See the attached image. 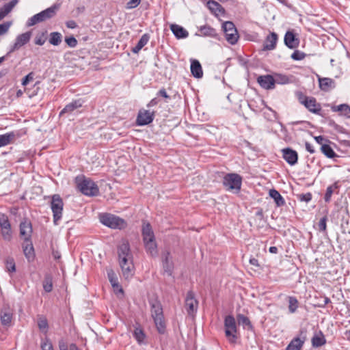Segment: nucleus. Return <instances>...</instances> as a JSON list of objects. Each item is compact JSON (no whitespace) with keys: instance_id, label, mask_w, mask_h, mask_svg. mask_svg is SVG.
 I'll return each mask as SVG.
<instances>
[{"instance_id":"obj_1","label":"nucleus","mask_w":350,"mask_h":350,"mask_svg":"<svg viewBox=\"0 0 350 350\" xmlns=\"http://www.w3.org/2000/svg\"><path fill=\"white\" fill-rule=\"evenodd\" d=\"M118 256L124 277L131 278L134 274L133 256L128 241L122 240L118 246Z\"/></svg>"},{"instance_id":"obj_2","label":"nucleus","mask_w":350,"mask_h":350,"mask_svg":"<svg viewBox=\"0 0 350 350\" xmlns=\"http://www.w3.org/2000/svg\"><path fill=\"white\" fill-rule=\"evenodd\" d=\"M142 234L146 252L152 256H156L158 254L157 245L154 232L149 223H143Z\"/></svg>"},{"instance_id":"obj_3","label":"nucleus","mask_w":350,"mask_h":350,"mask_svg":"<svg viewBox=\"0 0 350 350\" xmlns=\"http://www.w3.org/2000/svg\"><path fill=\"white\" fill-rule=\"evenodd\" d=\"M75 182L79 190L85 196H95L99 193L97 185L90 178H86L83 176H77Z\"/></svg>"},{"instance_id":"obj_4","label":"nucleus","mask_w":350,"mask_h":350,"mask_svg":"<svg viewBox=\"0 0 350 350\" xmlns=\"http://www.w3.org/2000/svg\"><path fill=\"white\" fill-rule=\"evenodd\" d=\"M151 314L159 334L165 332V323L163 318V308L159 301H154L150 303Z\"/></svg>"},{"instance_id":"obj_5","label":"nucleus","mask_w":350,"mask_h":350,"mask_svg":"<svg viewBox=\"0 0 350 350\" xmlns=\"http://www.w3.org/2000/svg\"><path fill=\"white\" fill-rule=\"evenodd\" d=\"M99 219L103 225L110 228L122 230L126 227V222L123 219L110 213L101 214Z\"/></svg>"},{"instance_id":"obj_6","label":"nucleus","mask_w":350,"mask_h":350,"mask_svg":"<svg viewBox=\"0 0 350 350\" xmlns=\"http://www.w3.org/2000/svg\"><path fill=\"white\" fill-rule=\"evenodd\" d=\"M58 8L59 6L55 4L51 7L39 12L38 14L33 15L28 19L27 22V26L31 27L38 23L51 18L55 15Z\"/></svg>"},{"instance_id":"obj_7","label":"nucleus","mask_w":350,"mask_h":350,"mask_svg":"<svg viewBox=\"0 0 350 350\" xmlns=\"http://www.w3.org/2000/svg\"><path fill=\"white\" fill-rule=\"evenodd\" d=\"M242 184V178L237 174H228L223 179V185L227 190L239 192Z\"/></svg>"},{"instance_id":"obj_8","label":"nucleus","mask_w":350,"mask_h":350,"mask_svg":"<svg viewBox=\"0 0 350 350\" xmlns=\"http://www.w3.org/2000/svg\"><path fill=\"white\" fill-rule=\"evenodd\" d=\"M225 334L228 341L234 344L237 340V324L235 319L232 315H228L224 319Z\"/></svg>"},{"instance_id":"obj_9","label":"nucleus","mask_w":350,"mask_h":350,"mask_svg":"<svg viewBox=\"0 0 350 350\" xmlns=\"http://www.w3.org/2000/svg\"><path fill=\"white\" fill-rule=\"evenodd\" d=\"M297 97L299 103L304 105L310 112L315 114H320L321 106L320 103L317 102L315 98L306 96L301 92L297 94Z\"/></svg>"},{"instance_id":"obj_10","label":"nucleus","mask_w":350,"mask_h":350,"mask_svg":"<svg viewBox=\"0 0 350 350\" xmlns=\"http://www.w3.org/2000/svg\"><path fill=\"white\" fill-rule=\"evenodd\" d=\"M64 202L61 197L55 194L51 198V208L53 215V221L55 224H57V221L61 219L62 217Z\"/></svg>"},{"instance_id":"obj_11","label":"nucleus","mask_w":350,"mask_h":350,"mask_svg":"<svg viewBox=\"0 0 350 350\" xmlns=\"http://www.w3.org/2000/svg\"><path fill=\"white\" fill-rule=\"evenodd\" d=\"M222 27L226 40L231 44H236L238 41L239 35L234 23L230 21H226L223 24Z\"/></svg>"},{"instance_id":"obj_12","label":"nucleus","mask_w":350,"mask_h":350,"mask_svg":"<svg viewBox=\"0 0 350 350\" xmlns=\"http://www.w3.org/2000/svg\"><path fill=\"white\" fill-rule=\"evenodd\" d=\"M185 307L189 316H195L198 310V301L195 298L194 293L191 291H189L187 293L185 301Z\"/></svg>"},{"instance_id":"obj_13","label":"nucleus","mask_w":350,"mask_h":350,"mask_svg":"<svg viewBox=\"0 0 350 350\" xmlns=\"http://www.w3.org/2000/svg\"><path fill=\"white\" fill-rule=\"evenodd\" d=\"M31 38V32L26 31L16 36L14 44L10 46L8 54L19 50L22 46L27 44Z\"/></svg>"},{"instance_id":"obj_14","label":"nucleus","mask_w":350,"mask_h":350,"mask_svg":"<svg viewBox=\"0 0 350 350\" xmlns=\"http://www.w3.org/2000/svg\"><path fill=\"white\" fill-rule=\"evenodd\" d=\"M154 118V111L142 109L139 111L136 122L138 126H145L151 123Z\"/></svg>"},{"instance_id":"obj_15","label":"nucleus","mask_w":350,"mask_h":350,"mask_svg":"<svg viewBox=\"0 0 350 350\" xmlns=\"http://www.w3.org/2000/svg\"><path fill=\"white\" fill-rule=\"evenodd\" d=\"M20 237L24 241L31 240V234L33 232L31 223L27 219L21 221L19 226Z\"/></svg>"},{"instance_id":"obj_16","label":"nucleus","mask_w":350,"mask_h":350,"mask_svg":"<svg viewBox=\"0 0 350 350\" xmlns=\"http://www.w3.org/2000/svg\"><path fill=\"white\" fill-rule=\"evenodd\" d=\"M283 159L290 165H294L297 163V152L290 148H286L282 150Z\"/></svg>"},{"instance_id":"obj_17","label":"nucleus","mask_w":350,"mask_h":350,"mask_svg":"<svg viewBox=\"0 0 350 350\" xmlns=\"http://www.w3.org/2000/svg\"><path fill=\"white\" fill-rule=\"evenodd\" d=\"M259 85L265 90H273L275 88V81L273 76L270 75L259 76L257 79Z\"/></svg>"},{"instance_id":"obj_18","label":"nucleus","mask_w":350,"mask_h":350,"mask_svg":"<svg viewBox=\"0 0 350 350\" xmlns=\"http://www.w3.org/2000/svg\"><path fill=\"white\" fill-rule=\"evenodd\" d=\"M284 42L285 45L291 49H294L299 46V40L296 37L295 33L291 31H288L284 35Z\"/></svg>"},{"instance_id":"obj_19","label":"nucleus","mask_w":350,"mask_h":350,"mask_svg":"<svg viewBox=\"0 0 350 350\" xmlns=\"http://www.w3.org/2000/svg\"><path fill=\"white\" fill-rule=\"evenodd\" d=\"M162 262L164 272L168 275H172L174 269V263L169 252H165L163 254Z\"/></svg>"},{"instance_id":"obj_20","label":"nucleus","mask_w":350,"mask_h":350,"mask_svg":"<svg viewBox=\"0 0 350 350\" xmlns=\"http://www.w3.org/2000/svg\"><path fill=\"white\" fill-rule=\"evenodd\" d=\"M278 36L276 33L271 32L265 38L263 50L272 51L275 49Z\"/></svg>"},{"instance_id":"obj_21","label":"nucleus","mask_w":350,"mask_h":350,"mask_svg":"<svg viewBox=\"0 0 350 350\" xmlns=\"http://www.w3.org/2000/svg\"><path fill=\"white\" fill-rule=\"evenodd\" d=\"M83 104V100L82 99L75 100L64 107V108L59 113V116H62L64 113H71L75 110L82 107Z\"/></svg>"},{"instance_id":"obj_22","label":"nucleus","mask_w":350,"mask_h":350,"mask_svg":"<svg viewBox=\"0 0 350 350\" xmlns=\"http://www.w3.org/2000/svg\"><path fill=\"white\" fill-rule=\"evenodd\" d=\"M170 29L175 36V37L178 39L186 38L189 36L188 31L185 28L178 25H171Z\"/></svg>"},{"instance_id":"obj_23","label":"nucleus","mask_w":350,"mask_h":350,"mask_svg":"<svg viewBox=\"0 0 350 350\" xmlns=\"http://www.w3.org/2000/svg\"><path fill=\"white\" fill-rule=\"evenodd\" d=\"M206 5L210 11L215 15H221L225 12L224 8L218 2L214 0L208 1Z\"/></svg>"},{"instance_id":"obj_24","label":"nucleus","mask_w":350,"mask_h":350,"mask_svg":"<svg viewBox=\"0 0 350 350\" xmlns=\"http://www.w3.org/2000/svg\"><path fill=\"white\" fill-rule=\"evenodd\" d=\"M23 248L24 254L27 260L29 261L33 260L35 257V253L31 240L24 241Z\"/></svg>"},{"instance_id":"obj_25","label":"nucleus","mask_w":350,"mask_h":350,"mask_svg":"<svg viewBox=\"0 0 350 350\" xmlns=\"http://www.w3.org/2000/svg\"><path fill=\"white\" fill-rule=\"evenodd\" d=\"M13 314L10 309H3L1 311V323L5 327H10L12 323Z\"/></svg>"},{"instance_id":"obj_26","label":"nucleus","mask_w":350,"mask_h":350,"mask_svg":"<svg viewBox=\"0 0 350 350\" xmlns=\"http://www.w3.org/2000/svg\"><path fill=\"white\" fill-rule=\"evenodd\" d=\"M334 112H340V115L350 118V106L347 104H340L331 107Z\"/></svg>"},{"instance_id":"obj_27","label":"nucleus","mask_w":350,"mask_h":350,"mask_svg":"<svg viewBox=\"0 0 350 350\" xmlns=\"http://www.w3.org/2000/svg\"><path fill=\"white\" fill-rule=\"evenodd\" d=\"M191 72L193 76L196 78L200 79L203 76V71L200 62L193 59L191 62Z\"/></svg>"},{"instance_id":"obj_28","label":"nucleus","mask_w":350,"mask_h":350,"mask_svg":"<svg viewBox=\"0 0 350 350\" xmlns=\"http://www.w3.org/2000/svg\"><path fill=\"white\" fill-rule=\"evenodd\" d=\"M319 87L323 91L327 92L335 87L334 81L330 78H319Z\"/></svg>"},{"instance_id":"obj_29","label":"nucleus","mask_w":350,"mask_h":350,"mask_svg":"<svg viewBox=\"0 0 350 350\" xmlns=\"http://www.w3.org/2000/svg\"><path fill=\"white\" fill-rule=\"evenodd\" d=\"M304 340V338L295 337L290 342L285 350H301Z\"/></svg>"},{"instance_id":"obj_30","label":"nucleus","mask_w":350,"mask_h":350,"mask_svg":"<svg viewBox=\"0 0 350 350\" xmlns=\"http://www.w3.org/2000/svg\"><path fill=\"white\" fill-rule=\"evenodd\" d=\"M150 39V36L148 33H144L142 36L139 40L135 46L132 49V52L133 53H138L139 51L148 42Z\"/></svg>"},{"instance_id":"obj_31","label":"nucleus","mask_w":350,"mask_h":350,"mask_svg":"<svg viewBox=\"0 0 350 350\" xmlns=\"http://www.w3.org/2000/svg\"><path fill=\"white\" fill-rule=\"evenodd\" d=\"M269 196L273 198L278 206H283L285 204V200L281 194L275 189H272L269 190Z\"/></svg>"},{"instance_id":"obj_32","label":"nucleus","mask_w":350,"mask_h":350,"mask_svg":"<svg viewBox=\"0 0 350 350\" xmlns=\"http://www.w3.org/2000/svg\"><path fill=\"white\" fill-rule=\"evenodd\" d=\"M133 336L139 344H142L144 342L146 334L139 325L135 327Z\"/></svg>"},{"instance_id":"obj_33","label":"nucleus","mask_w":350,"mask_h":350,"mask_svg":"<svg viewBox=\"0 0 350 350\" xmlns=\"http://www.w3.org/2000/svg\"><path fill=\"white\" fill-rule=\"evenodd\" d=\"M275 84L285 85L291 82V79L288 76L283 74L276 73L273 76Z\"/></svg>"},{"instance_id":"obj_34","label":"nucleus","mask_w":350,"mask_h":350,"mask_svg":"<svg viewBox=\"0 0 350 350\" xmlns=\"http://www.w3.org/2000/svg\"><path fill=\"white\" fill-rule=\"evenodd\" d=\"M62 40V36L60 33L55 31L50 33L49 43L54 46L59 45Z\"/></svg>"},{"instance_id":"obj_35","label":"nucleus","mask_w":350,"mask_h":350,"mask_svg":"<svg viewBox=\"0 0 350 350\" xmlns=\"http://www.w3.org/2000/svg\"><path fill=\"white\" fill-rule=\"evenodd\" d=\"M108 278H109V280L110 281L111 286L114 288H116V289L118 290L120 292L122 293L123 292L122 288L119 285L118 278L115 275V273H113V271L108 272Z\"/></svg>"},{"instance_id":"obj_36","label":"nucleus","mask_w":350,"mask_h":350,"mask_svg":"<svg viewBox=\"0 0 350 350\" xmlns=\"http://www.w3.org/2000/svg\"><path fill=\"white\" fill-rule=\"evenodd\" d=\"M14 137V135L12 133L0 135V148L9 144Z\"/></svg>"},{"instance_id":"obj_37","label":"nucleus","mask_w":350,"mask_h":350,"mask_svg":"<svg viewBox=\"0 0 350 350\" xmlns=\"http://www.w3.org/2000/svg\"><path fill=\"white\" fill-rule=\"evenodd\" d=\"M288 299V310L290 313H295L298 308L299 302L295 297L290 296Z\"/></svg>"},{"instance_id":"obj_38","label":"nucleus","mask_w":350,"mask_h":350,"mask_svg":"<svg viewBox=\"0 0 350 350\" xmlns=\"http://www.w3.org/2000/svg\"><path fill=\"white\" fill-rule=\"evenodd\" d=\"M321 150L328 158L332 159L336 156L332 148L328 144H323Z\"/></svg>"},{"instance_id":"obj_39","label":"nucleus","mask_w":350,"mask_h":350,"mask_svg":"<svg viewBox=\"0 0 350 350\" xmlns=\"http://www.w3.org/2000/svg\"><path fill=\"white\" fill-rule=\"evenodd\" d=\"M5 269L10 273H12L16 271V265L13 258L8 257L6 258Z\"/></svg>"},{"instance_id":"obj_40","label":"nucleus","mask_w":350,"mask_h":350,"mask_svg":"<svg viewBox=\"0 0 350 350\" xmlns=\"http://www.w3.org/2000/svg\"><path fill=\"white\" fill-rule=\"evenodd\" d=\"M18 3V0H12L8 3H5L1 8V11L5 14L6 16L14 8V6Z\"/></svg>"},{"instance_id":"obj_41","label":"nucleus","mask_w":350,"mask_h":350,"mask_svg":"<svg viewBox=\"0 0 350 350\" xmlns=\"http://www.w3.org/2000/svg\"><path fill=\"white\" fill-rule=\"evenodd\" d=\"M326 340L323 335L314 336L312 339V344L313 347H319L325 345Z\"/></svg>"},{"instance_id":"obj_42","label":"nucleus","mask_w":350,"mask_h":350,"mask_svg":"<svg viewBox=\"0 0 350 350\" xmlns=\"http://www.w3.org/2000/svg\"><path fill=\"white\" fill-rule=\"evenodd\" d=\"M38 326L42 332L46 334L49 328L48 321L44 317L39 318L38 321Z\"/></svg>"},{"instance_id":"obj_43","label":"nucleus","mask_w":350,"mask_h":350,"mask_svg":"<svg viewBox=\"0 0 350 350\" xmlns=\"http://www.w3.org/2000/svg\"><path fill=\"white\" fill-rule=\"evenodd\" d=\"M237 321L239 324L242 325L243 327H252L250 319L243 314H239L237 315Z\"/></svg>"},{"instance_id":"obj_44","label":"nucleus","mask_w":350,"mask_h":350,"mask_svg":"<svg viewBox=\"0 0 350 350\" xmlns=\"http://www.w3.org/2000/svg\"><path fill=\"white\" fill-rule=\"evenodd\" d=\"M43 288L46 293H50L53 290L52 278L50 276H46L43 281Z\"/></svg>"},{"instance_id":"obj_45","label":"nucleus","mask_w":350,"mask_h":350,"mask_svg":"<svg viewBox=\"0 0 350 350\" xmlns=\"http://www.w3.org/2000/svg\"><path fill=\"white\" fill-rule=\"evenodd\" d=\"M10 228L11 224L10 223L8 216H6L5 215H1L0 216V228L6 229Z\"/></svg>"},{"instance_id":"obj_46","label":"nucleus","mask_w":350,"mask_h":350,"mask_svg":"<svg viewBox=\"0 0 350 350\" xmlns=\"http://www.w3.org/2000/svg\"><path fill=\"white\" fill-rule=\"evenodd\" d=\"M200 31L204 36H213L215 34V29L209 26H202L200 28Z\"/></svg>"},{"instance_id":"obj_47","label":"nucleus","mask_w":350,"mask_h":350,"mask_svg":"<svg viewBox=\"0 0 350 350\" xmlns=\"http://www.w3.org/2000/svg\"><path fill=\"white\" fill-rule=\"evenodd\" d=\"M336 184L329 186L326 189V193L325 194L324 200L326 202H328L331 200V197L334 192V188H336Z\"/></svg>"},{"instance_id":"obj_48","label":"nucleus","mask_w":350,"mask_h":350,"mask_svg":"<svg viewBox=\"0 0 350 350\" xmlns=\"http://www.w3.org/2000/svg\"><path fill=\"white\" fill-rule=\"evenodd\" d=\"M1 234L4 240L10 241L12 237V232L10 228L1 229Z\"/></svg>"},{"instance_id":"obj_49","label":"nucleus","mask_w":350,"mask_h":350,"mask_svg":"<svg viewBox=\"0 0 350 350\" xmlns=\"http://www.w3.org/2000/svg\"><path fill=\"white\" fill-rule=\"evenodd\" d=\"M291 58L294 60H302L306 57V54L300 51L299 50H295L292 54H291Z\"/></svg>"},{"instance_id":"obj_50","label":"nucleus","mask_w":350,"mask_h":350,"mask_svg":"<svg viewBox=\"0 0 350 350\" xmlns=\"http://www.w3.org/2000/svg\"><path fill=\"white\" fill-rule=\"evenodd\" d=\"M65 42L69 47L75 48L78 44V41L74 36L66 37Z\"/></svg>"},{"instance_id":"obj_51","label":"nucleus","mask_w":350,"mask_h":350,"mask_svg":"<svg viewBox=\"0 0 350 350\" xmlns=\"http://www.w3.org/2000/svg\"><path fill=\"white\" fill-rule=\"evenodd\" d=\"M42 350H53V345L51 341L46 338L41 342Z\"/></svg>"},{"instance_id":"obj_52","label":"nucleus","mask_w":350,"mask_h":350,"mask_svg":"<svg viewBox=\"0 0 350 350\" xmlns=\"http://www.w3.org/2000/svg\"><path fill=\"white\" fill-rule=\"evenodd\" d=\"M326 223H327V217H323L321 218V219L319 222V224H318L319 230L320 231H322V232L326 231V227H327Z\"/></svg>"},{"instance_id":"obj_53","label":"nucleus","mask_w":350,"mask_h":350,"mask_svg":"<svg viewBox=\"0 0 350 350\" xmlns=\"http://www.w3.org/2000/svg\"><path fill=\"white\" fill-rule=\"evenodd\" d=\"M11 25L10 22H6L2 24H0V35L5 34L9 29Z\"/></svg>"},{"instance_id":"obj_54","label":"nucleus","mask_w":350,"mask_h":350,"mask_svg":"<svg viewBox=\"0 0 350 350\" xmlns=\"http://www.w3.org/2000/svg\"><path fill=\"white\" fill-rule=\"evenodd\" d=\"M299 200L308 202L312 200V194L310 193H302L298 196Z\"/></svg>"},{"instance_id":"obj_55","label":"nucleus","mask_w":350,"mask_h":350,"mask_svg":"<svg viewBox=\"0 0 350 350\" xmlns=\"http://www.w3.org/2000/svg\"><path fill=\"white\" fill-rule=\"evenodd\" d=\"M328 125L332 127L336 131L342 133V130L344 129L341 126L336 124L334 120H329L328 121Z\"/></svg>"},{"instance_id":"obj_56","label":"nucleus","mask_w":350,"mask_h":350,"mask_svg":"<svg viewBox=\"0 0 350 350\" xmlns=\"http://www.w3.org/2000/svg\"><path fill=\"white\" fill-rule=\"evenodd\" d=\"M34 74L33 72H29L28 75H27L22 80V85L23 86H25L27 85V83L32 81L33 79Z\"/></svg>"},{"instance_id":"obj_57","label":"nucleus","mask_w":350,"mask_h":350,"mask_svg":"<svg viewBox=\"0 0 350 350\" xmlns=\"http://www.w3.org/2000/svg\"><path fill=\"white\" fill-rule=\"evenodd\" d=\"M142 0H130L126 3L127 9H133L135 8L141 2Z\"/></svg>"},{"instance_id":"obj_58","label":"nucleus","mask_w":350,"mask_h":350,"mask_svg":"<svg viewBox=\"0 0 350 350\" xmlns=\"http://www.w3.org/2000/svg\"><path fill=\"white\" fill-rule=\"evenodd\" d=\"M46 39L44 38L43 35L37 36L35 38V44L37 45L42 46L45 43Z\"/></svg>"},{"instance_id":"obj_59","label":"nucleus","mask_w":350,"mask_h":350,"mask_svg":"<svg viewBox=\"0 0 350 350\" xmlns=\"http://www.w3.org/2000/svg\"><path fill=\"white\" fill-rule=\"evenodd\" d=\"M158 96H161L165 98H170V96L167 94L166 90L164 88L161 89L157 94Z\"/></svg>"},{"instance_id":"obj_60","label":"nucleus","mask_w":350,"mask_h":350,"mask_svg":"<svg viewBox=\"0 0 350 350\" xmlns=\"http://www.w3.org/2000/svg\"><path fill=\"white\" fill-rule=\"evenodd\" d=\"M66 25L69 29H75L77 27V23L73 20L66 21Z\"/></svg>"},{"instance_id":"obj_61","label":"nucleus","mask_w":350,"mask_h":350,"mask_svg":"<svg viewBox=\"0 0 350 350\" xmlns=\"http://www.w3.org/2000/svg\"><path fill=\"white\" fill-rule=\"evenodd\" d=\"M159 99L158 98H154L147 104V107L150 108L152 107H154L157 105L159 103Z\"/></svg>"},{"instance_id":"obj_62","label":"nucleus","mask_w":350,"mask_h":350,"mask_svg":"<svg viewBox=\"0 0 350 350\" xmlns=\"http://www.w3.org/2000/svg\"><path fill=\"white\" fill-rule=\"evenodd\" d=\"M305 146H306V150L308 152H309L311 154L314 153V152H315L314 148L313 146L311 144H310L309 142H306L305 143Z\"/></svg>"},{"instance_id":"obj_63","label":"nucleus","mask_w":350,"mask_h":350,"mask_svg":"<svg viewBox=\"0 0 350 350\" xmlns=\"http://www.w3.org/2000/svg\"><path fill=\"white\" fill-rule=\"evenodd\" d=\"M314 139L315 141L320 145H321V146H323V144H325L324 142H326L327 140L321 135H319V136H317V137H314Z\"/></svg>"},{"instance_id":"obj_64","label":"nucleus","mask_w":350,"mask_h":350,"mask_svg":"<svg viewBox=\"0 0 350 350\" xmlns=\"http://www.w3.org/2000/svg\"><path fill=\"white\" fill-rule=\"evenodd\" d=\"M59 350H68V346L64 341H60L59 343Z\"/></svg>"}]
</instances>
